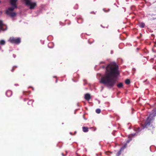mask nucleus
Segmentation results:
<instances>
[{
    "label": "nucleus",
    "mask_w": 156,
    "mask_h": 156,
    "mask_svg": "<svg viewBox=\"0 0 156 156\" xmlns=\"http://www.w3.org/2000/svg\"><path fill=\"white\" fill-rule=\"evenodd\" d=\"M106 69L105 75L101 78L100 82L107 85L108 86L112 87L116 81L115 77L119 73L117 67L115 63H111L107 67Z\"/></svg>",
    "instance_id": "1"
},
{
    "label": "nucleus",
    "mask_w": 156,
    "mask_h": 156,
    "mask_svg": "<svg viewBox=\"0 0 156 156\" xmlns=\"http://www.w3.org/2000/svg\"><path fill=\"white\" fill-rule=\"evenodd\" d=\"M23 1L25 4L30 9H33L36 6V2H32L30 0H22Z\"/></svg>",
    "instance_id": "2"
},
{
    "label": "nucleus",
    "mask_w": 156,
    "mask_h": 156,
    "mask_svg": "<svg viewBox=\"0 0 156 156\" xmlns=\"http://www.w3.org/2000/svg\"><path fill=\"white\" fill-rule=\"evenodd\" d=\"M8 41L11 43L15 44H19L21 41L20 38H16L13 37H10L8 40Z\"/></svg>",
    "instance_id": "3"
},
{
    "label": "nucleus",
    "mask_w": 156,
    "mask_h": 156,
    "mask_svg": "<svg viewBox=\"0 0 156 156\" xmlns=\"http://www.w3.org/2000/svg\"><path fill=\"white\" fill-rule=\"evenodd\" d=\"M14 8H9L6 11V13L9 16L13 17L16 16L15 12H12L14 9Z\"/></svg>",
    "instance_id": "4"
},
{
    "label": "nucleus",
    "mask_w": 156,
    "mask_h": 156,
    "mask_svg": "<svg viewBox=\"0 0 156 156\" xmlns=\"http://www.w3.org/2000/svg\"><path fill=\"white\" fill-rule=\"evenodd\" d=\"M10 2L12 5L13 7V8H15L16 7V2L18 0H10Z\"/></svg>",
    "instance_id": "5"
},
{
    "label": "nucleus",
    "mask_w": 156,
    "mask_h": 156,
    "mask_svg": "<svg viewBox=\"0 0 156 156\" xmlns=\"http://www.w3.org/2000/svg\"><path fill=\"white\" fill-rule=\"evenodd\" d=\"M90 98V95L88 94H86L85 95V98L88 101L89 100Z\"/></svg>",
    "instance_id": "6"
},
{
    "label": "nucleus",
    "mask_w": 156,
    "mask_h": 156,
    "mask_svg": "<svg viewBox=\"0 0 156 156\" xmlns=\"http://www.w3.org/2000/svg\"><path fill=\"white\" fill-rule=\"evenodd\" d=\"M2 26H3L2 22V21L0 20V30H4L2 28Z\"/></svg>",
    "instance_id": "7"
},
{
    "label": "nucleus",
    "mask_w": 156,
    "mask_h": 156,
    "mask_svg": "<svg viewBox=\"0 0 156 156\" xmlns=\"http://www.w3.org/2000/svg\"><path fill=\"white\" fill-rule=\"evenodd\" d=\"M83 132H87L88 131V129L87 127H83Z\"/></svg>",
    "instance_id": "8"
},
{
    "label": "nucleus",
    "mask_w": 156,
    "mask_h": 156,
    "mask_svg": "<svg viewBox=\"0 0 156 156\" xmlns=\"http://www.w3.org/2000/svg\"><path fill=\"white\" fill-rule=\"evenodd\" d=\"M5 43V41L4 40H1L0 41V44L2 45H4Z\"/></svg>",
    "instance_id": "9"
},
{
    "label": "nucleus",
    "mask_w": 156,
    "mask_h": 156,
    "mask_svg": "<svg viewBox=\"0 0 156 156\" xmlns=\"http://www.w3.org/2000/svg\"><path fill=\"white\" fill-rule=\"evenodd\" d=\"M122 86H123V85H122V84L120 83H119L118 85H117V86L118 87H119V88H121V87H122Z\"/></svg>",
    "instance_id": "10"
},
{
    "label": "nucleus",
    "mask_w": 156,
    "mask_h": 156,
    "mask_svg": "<svg viewBox=\"0 0 156 156\" xmlns=\"http://www.w3.org/2000/svg\"><path fill=\"white\" fill-rule=\"evenodd\" d=\"M140 27H141V28H144L145 26V24L144 23H141L140 24Z\"/></svg>",
    "instance_id": "11"
},
{
    "label": "nucleus",
    "mask_w": 156,
    "mask_h": 156,
    "mask_svg": "<svg viewBox=\"0 0 156 156\" xmlns=\"http://www.w3.org/2000/svg\"><path fill=\"white\" fill-rule=\"evenodd\" d=\"M130 83V81L129 79H127L125 80V83L127 84H129Z\"/></svg>",
    "instance_id": "12"
},
{
    "label": "nucleus",
    "mask_w": 156,
    "mask_h": 156,
    "mask_svg": "<svg viewBox=\"0 0 156 156\" xmlns=\"http://www.w3.org/2000/svg\"><path fill=\"white\" fill-rule=\"evenodd\" d=\"M101 112V110L99 109H98L96 110V112L97 113H99Z\"/></svg>",
    "instance_id": "13"
},
{
    "label": "nucleus",
    "mask_w": 156,
    "mask_h": 156,
    "mask_svg": "<svg viewBox=\"0 0 156 156\" xmlns=\"http://www.w3.org/2000/svg\"><path fill=\"white\" fill-rule=\"evenodd\" d=\"M123 150V149L122 148H121L120 151H119V155L120 154V152H121V151Z\"/></svg>",
    "instance_id": "14"
},
{
    "label": "nucleus",
    "mask_w": 156,
    "mask_h": 156,
    "mask_svg": "<svg viewBox=\"0 0 156 156\" xmlns=\"http://www.w3.org/2000/svg\"><path fill=\"white\" fill-rule=\"evenodd\" d=\"M149 117L148 118L147 120H149Z\"/></svg>",
    "instance_id": "15"
}]
</instances>
